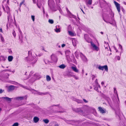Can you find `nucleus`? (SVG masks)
Returning a JSON list of instances; mask_svg holds the SVG:
<instances>
[{"label": "nucleus", "instance_id": "obj_2", "mask_svg": "<svg viewBox=\"0 0 126 126\" xmlns=\"http://www.w3.org/2000/svg\"><path fill=\"white\" fill-rule=\"evenodd\" d=\"M26 89L32 92V93L34 94H37L40 95H43L47 94H48V92H46L45 93L40 92L37 91L33 89H31L30 88H26Z\"/></svg>", "mask_w": 126, "mask_h": 126}, {"label": "nucleus", "instance_id": "obj_18", "mask_svg": "<svg viewBox=\"0 0 126 126\" xmlns=\"http://www.w3.org/2000/svg\"><path fill=\"white\" fill-rule=\"evenodd\" d=\"M39 120V118L37 117H34L33 118V120L35 123H37Z\"/></svg>", "mask_w": 126, "mask_h": 126}, {"label": "nucleus", "instance_id": "obj_48", "mask_svg": "<svg viewBox=\"0 0 126 126\" xmlns=\"http://www.w3.org/2000/svg\"><path fill=\"white\" fill-rule=\"evenodd\" d=\"M66 10L68 14L71 13L70 12V11L68 10V9L67 8H66Z\"/></svg>", "mask_w": 126, "mask_h": 126}, {"label": "nucleus", "instance_id": "obj_46", "mask_svg": "<svg viewBox=\"0 0 126 126\" xmlns=\"http://www.w3.org/2000/svg\"><path fill=\"white\" fill-rule=\"evenodd\" d=\"M94 89L98 92V87H95L94 88Z\"/></svg>", "mask_w": 126, "mask_h": 126}, {"label": "nucleus", "instance_id": "obj_6", "mask_svg": "<svg viewBox=\"0 0 126 126\" xmlns=\"http://www.w3.org/2000/svg\"><path fill=\"white\" fill-rule=\"evenodd\" d=\"M114 3L116 6V8L118 11V13L120 14V5L118 2H116V1H114Z\"/></svg>", "mask_w": 126, "mask_h": 126}, {"label": "nucleus", "instance_id": "obj_56", "mask_svg": "<svg viewBox=\"0 0 126 126\" xmlns=\"http://www.w3.org/2000/svg\"><path fill=\"white\" fill-rule=\"evenodd\" d=\"M2 8H3V10L4 11H5V8L4 6L3 5H2Z\"/></svg>", "mask_w": 126, "mask_h": 126}, {"label": "nucleus", "instance_id": "obj_32", "mask_svg": "<svg viewBox=\"0 0 126 126\" xmlns=\"http://www.w3.org/2000/svg\"><path fill=\"white\" fill-rule=\"evenodd\" d=\"M48 21L51 24H52L54 23V21L52 19H49Z\"/></svg>", "mask_w": 126, "mask_h": 126}, {"label": "nucleus", "instance_id": "obj_55", "mask_svg": "<svg viewBox=\"0 0 126 126\" xmlns=\"http://www.w3.org/2000/svg\"><path fill=\"white\" fill-rule=\"evenodd\" d=\"M33 73V71H31L29 75L30 76Z\"/></svg>", "mask_w": 126, "mask_h": 126}, {"label": "nucleus", "instance_id": "obj_15", "mask_svg": "<svg viewBox=\"0 0 126 126\" xmlns=\"http://www.w3.org/2000/svg\"><path fill=\"white\" fill-rule=\"evenodd\" d=\"M81 121H73L72 123H73L72 125H78L79 123H80Z\"/></svg>", "mask_w": 126, "mask_h": 126}, {"label": "nucleus", "instance_id": "obj_27", "mask_svg": "<svg viewBox=\"0 0 126 126\" xmlns=\"http://www.w3.org/2000/svg\"><path fill=\"white\" fill-rule=\"evenodd\" d=\"M114 89V92L115 93V94L117 96V97L118 98V94H117V92L116 90V88H113Z\"/></svg>", "mask_w": 126, "mask_h": 126}, {"label": "nucleus", "instance_id": "obj_8", "mask_svg": "<svg viewBox=\"0 0 126 126\" xmlns=\"http://www.w3.org/2000/svg\"><path fill=\"white\" fill-rule=\"evenodd\" d=\"M27 98V96L26 95L24 96H20L17 97L15 98L16 99L18 100H22L24 99L25 98L26 100Z\"/></svg>", "mask_w": 126, "mask_h": 126}, {"label": "nucleus", "instance_id": "obj_53", "mask_svg": "<svg viewBox=\"0 0 126 126\" xmlns=\"http://www.w3.org/2000/svg\"><path fill=\"white\" fill-rule=\"evenodd\" d=\"M56 112H59V113H63L64 112V111H56Z\"/></svg>", "mask_w": 126, "mask_h": 126}, {"label": "nucleus", "instance_id": "obj_63", "mask_svg": "<svg viewBox=\"0 0 126 126\" xmlns=\"http://www.w3.org/2000/svg\"><path fill=\"white\" fill-rule=\"evenodd\" d=\"M33 0V3H36V0Z\"/></svg>", "mask_w": 126, "mask_h": 126}, {"label": "nucleus", "instance_id": "obj_37", "mask_svg": "<svg viewBox=\"0 0 126 126\" xmlns=\"http://www.w3.org/2000/svg\"><path fill=\"white\" fill-rule=\"evenodd\" d=\"M18 126V123H14L13 125L12 126Z\"/></svg>", "mask_w": 126, "mask_h": 126}, {"label": "nucleus", "instance_id": "obj_52", "mask_svg": "<svg viewBox=\"0 0 126 126\" xmlns=\"http://www.w3.org/2000/svg\"><path fill=\"white\" fill-rule=\"evenodd\" d=\"M1 58H2V59L3 60L5 61V58L3 56H1Z\"/></svg>", "mask_w": 126, "mask_h": 126}, {"label": "nucleus", "instance_id": "obj_39", "mask_svg": "<svg viewBox=\"0 0 126 126\" xmlns=\"http://www.w3.org/2000/svg\"><path fill=\"white\" fill-rule=\"evenodd\" d=\"M0 37L1 39V41L2 42H4V40L3 38V37L2 36V35H1Z\"/></svg>", "mask_w": 126, "mask_h": 126}, {"label": "nucleus", "instance_id": "obj_12", "mask_svg": "<svg viewBox=\"0 0 126 126\" xmlns=\"http://www.w3.org/2000/svg\"><path fill=\"white\" fill-rule=\"evenodd\" d=\"M71 69L75 72L78 73L79 72L78 69H77L76 66L75 65L74 66H72L71 67Z\"/></svg>", "mask_w": 126, "mask_h": 126}, {"label": "nucleus", "instance_id": "obj_29", "mask_svg": "<svg viewBox=\"0 0 126 126\" xmlns=\"http://www.w3.org/2000/svg\"><path fill=\"white\" fill-rule=\"evenodd\" d=\"M75 100L78 103H82L83 102V101L82 100H79L78 99H76Z\"/></svg>", "mask_w": 126, "mask_h": 126}, {"label": "nucleus", "instance_id": "obj_59", "mask_svg": "<svg viewBox=\"0 0 126 126\" xmlns=\"http://www.w3.org/2000/svg\"><path fill=\"white\" fill-rule=\"evenodd\" d=\"M3 92V91L1 89H0V94H1Z\"/></svg>", "mask_w": 126, "mask_h": 126}, {"label": "nucleus", "instance_id": "obj_54", "mask_svg": "<svg viewBox=\"0 0 126 126\" xmlns=\"http://www.w3.org/2000/svg\"><path fill=\"white\" fill-rule=\"evenodd\" d=\"M83 101H84V102H85V103H87L88 102V101L86 100L85 99H83Z\"/></svg>", "mask_w": 126, "mask_h": 126}, {"label": "nucleus", "instance_id": "obj_25", "mask_svg": "<svg viewBox=\"0 0 126 126\" xmlns=\"http://www.w3.org/2000/svg\"><path fill=\"white\" fill-rule=\"evenodd\" d=\"M13 57L12 56H9L8 57V60L9 61H11L13 59Z\"/></svg>", "mask_w": 126, "mask_h": 126}, {"label": "nucleus", "instance_id": "obj_30", "mask_svg": "<svg viewBox=\"0 0 126 126\" xmlns=\"http://www.w3.org/2000/svg\"><path fill=\"white\" fill-rule=\"evenodd\" d=\"M43 121L46 124H47L49 122V120L47 119H44Z\"/></svg>", "mask_w": 126, "mask_h": 126}, {"label": "nucleus", "instance_id": "obj_16", "mask_svg": "<svg viewBox=\"0 0 126 126\" xmlns=\"http://www.w3.org/2000/svg\"><path fill=\"white\" fill-rule=\"evenodd\" d=\"M53 106H57L58 107V108H59V109L61 110V109H62V107L59 106V104L57 105H53L50 107H49V108L50 109H53Z\"/></svg>", "mask_w": 126, "mask_h": 126}, {"label": "nucleus", "instance_id": "obj_1", "mask_svg": "<svg viewBox=\"0 0 126 126\" xmlns=\"http://www.w3.org/2000/svg\"><path fill=\"white\" fill-rule=\"evenodd\" d=\"M28 57L25 58V60L32 64H35L37 60V58L35 56H32V52L31 51H28Z\"/></svg>", "mask_w": 126, "mask_h": 126}, {"label": "nucleus", "instance_id": "obj_14", "mask_svg": "<svg viewBox=\"0 0 126 126\" xmlns=\"http://www.w3.org/2000/svg\"><path fill=\"white\" fill-rule=\"evenodd\" d=\"M54 4V2L53 0H48V4L49 6H50L51 5H53Z\"/></svg>", "mask_w": 126, "mask_h": 126}, {"label": "nucleus", "instance_id": "obj_49", "mask_svg": "<svg viewBox=\"0 0 126 126\" xmlns=\"http://www.w3.org/2000/svg\"><path fill=\"white\" fill-rule=\"evenodd\" d=\"M119 48H120V49L121 50L122 49V46L119 44Z\"/></svg>", "mask_w": 126, "mask_h": 126}, {"label": "nucleus", "instance_id": "obj_31", "mask_svg": "<svg viewBox=\"0 0 126 126\" xmlns=\"http://www.w3.org/2000/svg\"><path fill=\"white\" fill-rule=\"evenodd\" d=\"M67 75L69 77H73V76L74 75H73L72 73L70 72Z\"/></svg>", "mask_w": 126, "mask_h": 126}, {"label": "nucleus", "instance_id": "obj_40", "mask_svg": "<svg viewBox=\"0 0 126 126\" xmlns=\"http://www.w3.org/2000/svg\"><path fill=\"white\" fill-rule=\"evenodd\" d=\"M73 77L75 78L77 80L79 79V78L78 77L76 76L75 75L73 76Z\"/></svg>", "mask_w": 126, "mask_h": 126}, {"label": "nucleus", "instance_id": "obj_21", "mask_svg": "<svg viewBox=\"0 0 126 126\" xmlns=\"http://www.w3.org/2000/svg\"><path fill=\"white\" fill-rule=\"evenodd\" d=\"M99 110L102 113H103L105 112V111L101 107H98Z\"/></svg>", "mask_w": 126, "mask_h": 126}, {"label": "nucleus", "instance_id": "obj_44", "mask_svg": "<svg viewBox=\"0 0 126 126\" xmlns=\"http://www.w3.org/2000/svg\"><path fill=\"white\" fill-rule=\"evenodd\" d=\"M32 18L33 21H34L35 20L34 16H31Z\"/></svg>", "mask_w": 126, "mask_h": 126}, {"label": "nucleus", "instance_id": "obj_38", "mask_svg": "<svg viewBox=\"0 0 126 126\" xmlns=\"http://www.w3.org/2000/svg\"><path fill=\"white\" fill-rule=\"evenodd\" d=\"M55 31L57 32H60V29L56 28L55 30Z\"/></svg>", "mask_w": 126, "mask_h": 126}, {"label": "nucleus", "instance_id": "obj_43", "mask_svg": "<svg viewBox=\"0 0 126 126\" xmlns=\"http://www.w3.org/2000/svg\"><path fill=\"white\" fill-rule=\"evenodd\" d=\"M19 85H20V86L21 87H23L24 88H25L26 89V88H28V87H27L26 86H24L22 85H21V84H19Z\"/></svg>", "mask_w": 126, "mask_h": 126}, {"label": "nucleus", "instance_id": "obj_23", "mask_svg": "<svg viewBox=\"0 0 126 126\" xmlns=\"http://www.w3.org/2000/svg\"><path fill=\"white\" fill-rule=\"evenodd\" d=\"M77 41H76L74 39L72 40V43L73 45L74 46H75L76 45L77 43Z\"/></svg>", "mask_w": 126, "mask_h": 126}, {"label": "nucleus", "instance_id": "obj_4", "mask_svg": "<svg viewBox=\"0 0 126 126\" xmlns=\"http://www.w3.org/2000/svg\"><path fill=\"white\" fill-rule=\"evenodd\" d=\"M72 110L80 114H82L83 113V111L81 108H73Z\"/></svg>", "mask_w": 126, "mask_h": 126}, {"label": "nucleus", "instance_id": "obj_17", "mask_svg": "<svg viewBox=\"0 0 126 126\" xmlns=\"http://www.w3.org/2000/svg\"><path fill=\"white\" fill-rule=\"evenodd\" d=\"M81 57L82 60L84 62H86L87 61V59L86 57L83 55L81 54V55H80Z\"/></svg>", "mask_w": 126, "mask_h": 126}, {"label": "nucleus", "instance_id": "obj_33", "mask_svg": "<svg viewBox=\"0 0 126 126\" xmlns=\"http://www.w3.org/2000/svg\"><path fill=\"white\" fill-rule=\"evenodd\" d=\"M34 76L37 79H39V78H40V75H38L37 74H35L34 75Z\"/></svg>", "mask_w": 126, "mask_h": 126}, {"label": "nucleus", "instance_id": "obj_47", "mask_svg": "<svg viewBox=\"0 0 126 126\" xmlns=\"http://www.w3.org/2000/svg\"><path fill=\"white\" fill-rule=\"evenodd\" d=\"M95 76L93 75H92V79L93 80H94V78L95 77Z\"/></svg>", "mask_w": 126, "mask_h": 126}, {"label": "nucleus", "instance_id": "obj_42", "mask_svg": "<svg viewBox=\"0 0 126 126\" xmlns=\"http://www.w3.org/2000/svg\"><path fill=\"white\" fill-rule=\"evenodd\" d=\"M3 70V71H5V72H6V71H9V72H11V71L10 69H7Z\"/></svg>", "mask_w": 126, "mask_h": 126}, {"label": "nucleus", "instance_id": "obj_26", "mask_svg": "<svg viewBox=\"0 0 126 126\" xmlns=\"http://www.w3.org/2000/svg\"><path fill=\"white\" fill-rule=\"evenodd\" d=\"M19 38L21 43L23 42V36L22 35H19Z\"/></svg>", "mask_w": 126, "mask_h": 126}, {"label": "nucleus", "instance_id": "obj_13", "mask_svg": "<svg viewBox=\"0 0 126 126\" xmlns=\"http://www.w3.org/2000/svg\"><path fill=\"white\" fill-rule=\"evenodd\" d=\"M51 59L53 61L55 62L57 61V60L56 56L55 55L52 54L51 56Z\"/></svg>", "mask_w": 126, "mask_h": 126}, {"label": "nucleus", "instance_id": "obj_61", "mask_svg": "<svg viewBox=\"0 0 126 126\" xmlns=\"http://www.w3.org/2000/svg\"><path fill=\"white\" fill-rule=\"evenodd\" d=\"M42 50H44L45 51H46V50H44V47H43V46L42 47Z\"/></svg>", "mask_w": 126, "mask_h": 126}, {"label": "nucleus", "instance_id": "obj_10", "mask_svg": "<svg viewBox=\"0 0 126 126\" xmlns=\"http://www.w3.org/2000/svg\"><path fill=\"white\" fill-rule=\"evenodd\" d=\"M92 0H86L85 2L86 5L87 6L89 7V5L92 4Z\"/></svg>", "mask_w": 126, "mask_h": 126}, {"label": "nucleus", "instance_id": "obj_45", "mask_svg": "<svg viewBox=\"0 0 126 126\" xmlns=\"http://www.w3.org/2000/svg\"><path fill=\"white\" fill-rule=\"evenodd\" d=\"M25 0H23L20 3V4H19V6L21 7V5H22V4L24 2Z\"/></svg>", "mask_w": 126, "mask_h": 126}, {"label": "nucleus", "instance_id": "obj_41", "mask_svg": "<svg viewBox=\"0 0 126 126\" xmlns=\"http://www.w3.org/2000/svg\"><path fill=\"white\" fill-rule=\"evenodd\" d=\"M56 3L58 4L60 2V0H55Z\"/></svg>", "mask_w": 126, "mask_h": 126}, {"label": "nucleus", "instance_id": "obj_20", "mask_svg": "<svg viewBox=\"0 0 126 126\" xmlns=\"http://www.w3.org/2000/svg\"><path fill=\"white\" fill-rule=\"evenodd\" d=\"M2 98L6 99V100L8 101H11V98H9L7 97H2Z\"/></svg>", "mask_w": 126, "mask_h": 126}, {"label": "nucleus", "instance_id": "obj_7", "mask_svg": "<svg viewBox=\"0 0 126 126\" xmlns=\"http://www.w3.org/2000/svg\"><path fill=\"white\" fill-rule=\"evenodd\" d=\"M84 37L86 41L88 43H90L92 41L91 39L89 38L88 35L87 34H86L84 35Z\"/></svg>", "mask_w": 126, "mask_h": 126}, {"label": "nucleus", "instance_id": "obj_60", "mask_svg": "<svg viewBox=\"0 0 126 126\" xmlns=\"http://www.w3.org/2000/svg\"><path fill=\"white\" fill-rule=\"evenodd\" d=\"M117 59L118 60H120V57L119 56H118L117 57Z\"/></svg>", "mask_w": 126, "mask_h": 126}, {"label": "nucleus", "instance_id": "obj_24", "mask_svg": "<svg viewBox=\"0 0 126 126\" xmlns=\"http://www.w3.org/2000/svg\"><path fill=\"white\" fill-rule=\"evenodd\" d=\"M66 66L64 64H61L60 66H59L58 67L62 69H63L66 67Z\"/></svg>", "mask_w": 126, "mask_h": 126}, {"label": "nucleus", "instance_id": "obj_58", "mask_svg": "<svg viewBox=\"0 0 126 126\" xmlns=\"http://www.w3.org/2000/svg\"><path fill=\"white\" fill-rule=\"evenodd\" d=\"M65 44H63L62 45V47H65Z\"/></svg>", "mask_w": 126, "mask_h": 126}, {"label": "nucleus", "instance_id": "obj_22", "mask_svg": "<svg viewBox=\"0 0 126 126\" xmlns=\"http://www.w3.org/2000/svg\"><path fill=\"white\" fill-rule=\"evenodd\" d=\"M69 17L70 18H75L76 16L74 15H72L71 13L68 14Z\"/></svg>", "mask_w": 126, "mask_h": 126}, {"label": "nucleus", "instance_id": "obj_51", "mask_svg": "<svg viewBox=\"0 0 126 126\" xmlns=\"http://www.w3.org/2000/svg\"><path fill=\"white\" fill-rule=\"evenodd\" d=\"M6 8L7 10L8 11H9V7L8 6H7L6 7Z\"/></svg>", "mask_w": 126, "mask_h": 126}, {"label": "nucleus", "instance_id": "obj_50", "mask_svg": "<svg viewBox=\"0 0 126 126\" xmlns=\"http://www.w3.org/2000/svg\"><path fill=\"white\" fill-rule=\"evenodd\" d=\"M95 83H96V85H97V84H98V83L97 82V79H96L95 80Z\"/></svg>", "mask_w": 126, "mask_h": 126}, {"label": "nucleus", "instance_id": "obj_5", "mask_svg": "<svg viewBox=\"0 0 126 126\" xmlns=\"http://www.w3.org/2000/svg\"><path fill=\"white\" fill-rule=\"evenodd\" d=\"M98 68L99 69L102 70H103L104 69L106 72H108V67L107 65L103 66L99 65L98 67Z\"/></svg>", "mask_w": 126, "mask_h": 126}, {"label": "nucleus", "instance_id": "obj_11", "mask_svg": "<svg viewBox=\"0 0 126 126\" xmlns=\"http://www.w3.org/2000/svg\"><path fill=\"white\" fill-rule=\"evenodd\" d=\"M16 87L14 86L11 85L9 86L8 88L9 91H10L14 90Z\"/></svg>", "mask_w": 126, "mask_h": 126}, {"label": "nucleus", "instance_id": "obj_9", "mask_svg": "<svg viewBox=\"0 0 126 126\" xmlns=\"http://www.w3.org/2000/svg\"><path fill=\"white\" fill-rule=\"evenodd\" d=\"M91 43V46L93 47L94 49L97 51H98L99 50L98 48L96 46L92 41L90 42Z\"/></svg>", "mask_w": 126, "mask_h": 126}, {"label": "nucleus", "instance_id": "obj_36", "mask_svg": "<svg viewBox=\"0 0 126 126\" xmlns=\"http://www.w3.org/2000/svg\"><path fill=\"white\" fill-rule=\"evenodd\" d=\"M12 34L14 37L15 38L16 36V33L14 30H13V31L12 32Z\"/></svg>", "mask_w": 126, "mask_h": 126}, {"label": "nucleus", "instance_id": "obj_57", "mask_svg": "<svg viewBox=\"0 0 126 126\" xmlns=\"http://www.w3.org/2000/svg\"><path fill=\"white\" fill-rule=\"evenodd\" d=\"M37 6H38V7L39 8H40L41 7V6L40 5H39L38 4V3H37Z\"/></svg>", "mask_w": 126, "mask_h": 126}, {"label": "nucleus", "instance_id": "obj_62", "mask_svg": "<svg viewBox=\"0 0 126 126\" xmlns=\"http://www.w3.org/2000/svg\"><path fill=\"white\" fill-rule=\"evenodd\" d=\"M121 10L123 12H125V10L123 8H121Z\"/></svg>", "mask_w": 126, "mask_h": 126}, {"label": "nucleus", "instance_id": "obj_35", "mask_svg": "<svg viewBox=\"0 0 126 126\" xmlns=\"http://www.w3.org/2000/svg\"><path fill=\"white\" fill-rule=\"evenodd\" d=\"M18 31L19 32V35H22V32L21 31L19 28L18 29Z\"/></svg>", "mask_w": 126, "mask_h": 126}, {"label": "nucleus", "instance_id": "obj_34", "mask_svg": "<svg viewBox=\"0 0 126 126\" xmlns=\"http://www.w3.org/2000/svg\"><path fill=\"white\" fill-rule=\"evenodd\" d=\"M69 34L70 35H71L72 36H73L74 35L73 33L71 31H68Z\"/></svg>", "mask_w": 126, "mask_h": 126}, {"label": "nucleus", "instance_id": "obj_28", "mask_svg": "<svg viewBox=\"0 0 126 126\" xmlns=\"http://www.w3.org/2000/svg\"><path fill=\"white\" fill-rule=\"evenodd\" d=\"M46 80L47 81H49L51 80L50 77L48 75H47L46 76Z\"/></svg>", "mask_w": 126, "mask_h": 126}, {"label": "nucleus", "instance_id": "obj_19", "mask_svg": "<svg viewBox=\"0 0 126 126\" xmlns=\"http://www.w3.org/2000/svg\"><path fill=\"white\" fill-rule=\"evenodd\" d=\"M63 120L67 124L72 125V124H73V123H72L73 121L72 120H66L65 119H63Z\"/></svg>", "mask_w": 126, "mask_h": 126}, {"label": "nucleus", "instance_id": "obj_3", "mask_svg": "<svg viewBox=\"0 0 126 126\" xmlns=\"http://www.w3.org/2000/svg\"><path fill=\"white\" fill-rule=\"evenodd\" d=\"M9 75L2 70L0 72V79L2 80L3 79H8Z\"/></svg>", "mask_w": 126, "mask_h": 126}, {"label": "nucleus", "instance_id": "obj_64", "mask_svg": "<svg viewBox=\"0 0 126 126\" xmlns=\"http://www.w3.org/2000/svg\"><path fill=\"white\" fill-rule=\"evenodd\" d=\"M54 126H59L58 124L57 123H56Z\"/></svg>", "mask_w": 126, "mask_h": 126}]
</instances>
